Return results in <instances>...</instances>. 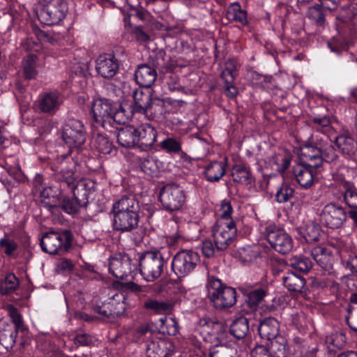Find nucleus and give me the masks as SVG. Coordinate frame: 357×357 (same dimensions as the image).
Instances as JSON below:
<instances>
[{
    "label": "nucleus",
    "mask_w": 357,
    "mask_h": 357,
    "mask_svg": "<svg viewBox=\"0 0 357 357\" xmlns=\"http://www.w3.org/2000/svg\"><path fill=\"white\" fill-rule=\"evenodd\" d=\"M301 151L304 163L314 168L319 167L324 160L332 162L337 158L332 140L327 135H312L311 142L305 144Z\"/></svg>",
    "instance_id": "nucleus-1"
},
{
    "label": "nucleus",
    "mask_w": 357,
    "mask_h": 357,
    "mask_svg": "<svg viewBox=\"0 0 357 357\" xmlns=\"http://www.w3.org/2000/svg\"><path fill=\"white\" fill-rule=\"evenodd\" d=\"M209 298L213 306L218 310L232 307L236 302L235 289L224 286L219 279L211 278L208 281Z\"/></svg>",
    "instance_id": "nucleus-2"
},
{
    "label": "nucleus",
    "mask_w": 357,
    "mask_h": 357,
    "mask_svg": "<svg viewBox=\"0 0 357 357\" xmlns=\"http://www.w3.org/2000/svg\"><path fill=\"white\" fill-rule=\"evenodd\" d=\"M140 273L148 282L160 277L164 269V259L158 251H148L141 254L138 259Z\"/></svg>",
    "instance_id": "nucleus-3"
},
{
    "label": "nucleus",
    "mask_w": 357,
    "mask_h": 357,
    "mask_svg": "<svg viewBox=\"0 0 357 357\" xmlns=\"http://www.w3.org/2000/svg\"><path fill=\"white\" fill-rule=\"evenodd\" d=\"M71 234L65 230L62 232L50 231L45 234L40 239L42 250L50 255L66 252L70 246Z\"/></svg>",
    "instance_id": "nucleus-4"
},
{
    "label": "nucleus",
    "mask_w": 357,
    "mask_h": 357,
    "mask_svg": "<svg viewBox=\"0 0 357 357\" xmlns=\"http://www.w3.org/2000/svg\"><path fill=\"white\" fill-rule=\"evenodd\" d=\"M264 234L271 247L278 252L285 255L292 250L291 237L275 224L268 225Z\"/></svg>",
    "instance_id": "nucleus-5"
},
{
    "label": "nucleus",
    "mask_w": 357,
    "mask_h": 357,
    "mask_svg": "<svg viewBox=\"0 0 357 357\" xmlns=\"http://www.w3.org/2000/svg\"><path fill=\"white\" fill-rule=\"evenodd\" d=\"M67 10V4L63 0H44L38 18L43 24L52 25L61 21Z\"/></svg>",
    "instance_id": "nucleus-6"
},
{
    "label": "nucleus",
    "mask_w": 357,
    "mask_h": 357,
    "mask_svg": "<svg viewBox=\"0 0 357 357\" xmlns=\"http://www.w3.org/2000/svg\"><path fill=\"white\" fill-rule=\"evenodd\" d=\"M199 261L197 252L190 250H183L173 258L172 268L178 278H183L191 273Z\"/></svg>",
    "instance_id": "nucleus-7"
},
{
    "label": "nucleus",
    "mask_w": 357,
    "mask_h": 357,
    "mask_svg": "<svg viewBox=\"0 0 357 357\" xmlns=\"http://www.w3.org/2000/svg\"><path fill=\"white\" fill-rule=\"evenodd\" d=\"M63 139L70 149L79 148L86 141L84 124L77 119H69L63 127Z\"/></svg>",
    "instance_id": "nucleus-8"
},
{
    "label": "nucleus",
    "mask_w": 357,
    "mask_h": 357,
    "mask_svg": "<svg viewBox=\"0 0 357 357\" xmlns=\"http://www.w3.org/2000/svg\"><path fill=\"white\" fill-rule=\"evenodd\" d=\"M236 231L234 221L217 222L213 229V237L218 250H227L233 242Z\"/></svg>",
    "instance_id": "nucleus-9"
},
{
    "label": "nucleus",
    "mask_w": 357,
    "mask_h": 357,
    "mask_svg": "<svg viewBox=\"0 0 357 357\" xmlns=\"http://www.w3.org/2000/svg\"><path fill=\"white\" fill-rule=\"evenodd\" d=\"M185 200L183 190L174 184L165 185L160 194V201L167 211L179 210L185 203Z\"/></svg>",
    "instance_id": "nucleus-10"
},
{
    "label": "nucleus",
    "mask_w": 357,
    "mask_h": 357,
    "mask_svg": "<svg viewBox=\"0 0 357 357\" xmlns=\"http://www.w3.org/2000/svg\"><path fill=\"white\" fill-rule=\"evenodd\" d=\"M347 217L344 208L334 203L326 204L320 214L321 222L331 229L341 227L345 222Z\"/></svg>",
    "instance_id": "nucleus-11"
},
{
    "label": "nucleus",
    "mask_w": 357,
    "mask_h": 357,
    "mask_svg": "<svg viewBox=\"0 0 357 357\" xmlns=\"http://www.w3.org/2000/svg\"><path fill=\"white\" fill-rule=\"evenodd\" d=\"M91 109L97 124L105 128L111 126L114 105L110 101L107 99H97L93 102Z\"/></svg>",
    "instance_id": "nucleus-12"
},
{
    "label": "nucleus",
    "mask_w": 357,
    "mask_h": 357,
    "mask_svg": "<svg viewBox=\"0 0 357 357\" xmlns=\"http://www.w3.org/2000/svg\"><path fill=\"white\" fill-rule=\"evenodd\" d=\"M135 266L128 255L118 254L110 259L109 270L116 278L123 279L132 273Z\"/></svg>",
    "instance_id": "nucleus-13"
},
{
    "label": "nucleus",
    "mask_w": 357,
    "mask_h": 357,
    "mask_svg": "<svg viewBox=\"0 0 357 357\" xmlns=\"http://www.w3.org/2000/svg\"><path fill=\"white\" fill-rule=\"evenodd\" d=\"M175 346L169 339L154 338L146 345V357H169L174 352Z\"/></svg>",
    "instance_id": "nucleus-14"
},
{
    "label": "nucleus",
    "mask_w": 357,
    "mask_h": 357,
    "mask_svg": "<svg viewBox=\"0 0 357 357\" xmlns=\"http://www.w3.org/2000/svg\"><path fill=\"white\" fill-rule=\"evenodd\" d=\"M137 146L143 151L151 149L154 144L157 132L155 128L149 123L140 125L135 128Z\"/></svg>",
    "instance_id": "nucleus-15"
},
{
    "label": "nucleus",
    "mask_w": 357,
    "mask_h": 357,
    "mask_svg": "<svg viewBox=\"0 0 357 357\" xmlns=\"http://www.w3.org/2000/svg\"><path fill=\"white\" fill-rule=\"evenodd\" d=\"M96 69L98 73L106 79L112 78L119 70L116 59L108 54H102L96 59Z\"/></svg>",
    "instance_id": "nucleus-16"
},
{
    "label": "nucleus",
    "mask_w": 357,
    "mask_h": 357,
    "mask_svg": "<svg viewBox=\"0 0 357 357\" xmlns=\"http://www.w3.org/2000/svg\"><path fill=\"white\" fill-rule=\"evenodd\" d=\"M114 228L121 231H130L138 225L139 213H113Z\"/></svg>",
    "instance_id": "nucleus-17"
},
{
    "label": "nucleus",
    "mask_w": 357,
    "mask_h": 357,
    "mask_svg": "<svg viewBox=\"0 0 357 357\" xmlns=\"http://www.w3.org/2000/svg\"><path fill=\"white\" fill-rule=\"evenodd\" d=\"M258 331L262 339L271 340L281 336L279 322L273 317H268L260 321Z\"/></svg>",
    "instance_id": "nucleus-18"
},
{
    "label": "nucleus",
    "mask_w": 357,
    "mask_h": 357,
    "mask_svg": "<svg viewBox=\"0 0 357 357\" xmlns=\"http://www.w3.org/2000/svg\"><path fill=\"white\" fill-rule=\"evenodd\" d=\"M61 102L62 100L58 92H49L44 94L39 100L38 109L42 112L52 114L58 110Z\"/></svg>",
    "instance_id": "nucleus-19"
},
{
    "label": "nucleus",
    "mask_w": 357,
    "mask_h": 357,
    "mask_svg": "<svg viewBox=\"0 0 357 357\" xmlns=\"http://www.w3.org/2000/svg\"><path fill=\"white\" fill-rule=\"evenodd\" d=\"M313 169L315 168L305 163L298 164L294 167V174L301 187L308 188L313 184Z\"/></svg>",
    "instance_id": "nucleus-20"
},
{
    "label": "nucleus",
    "mask_w": 357,
    "mask_h": 357,
    "mask_svg": "<svg viewBox=\"0 0 357 357\" xmlns=\"http://www.w3.org/2000/svg\"><path fill=\"white\" fill-rule=\"evenodd\" d=\"M71 190L73 192L75 197L78 199L82 204L86 206L89 202L90 195H92L95 190L94 183L91 180H79L76 182L75 187Z\"/></svg>",
    "instance_id": "nucleus-21"
},
{
    "label": "nucleus",
    "mask_w": 357,
    "mask_h": 357,
    "mask_svg": "<svg viewBox=\"0 0 357 357\" xmlns=\"http://www.w3.org/2000/svg\"><path fill=\"white\" fill-rule=\"evenodd\" d=\"M135 76L139 86L149 88L156 80L157 73L155 68L146 64H142L138 66Z\"/></svg>",
    "instance_id": "nucleus-22"
},
{
    "label": "nucleus",
    "mask_w": 357,
    "mask_h": 357,
    "mask_svg": "<svg viewBox=\"0 0 357 357\" xmlns=\"http://www.w3.org/2000/svg\"><path fill=\"white\" fill-rule=\"evenodd\" d=\"M139 202L133 195H125L116 201L112 207L113 213H139Z\"/></svg>",
    "instance_id": "nucleus-23"
},
{
    "label": "nucleus",
    "mask_w": 357,
    "mask_h": 357,
    "mask_svg": "<svg viewBox=\"0 0 357 357\" xmlns=\"http://www.w3.org/2000/svg\"><path fill=\"white\" fill-rule=\"evenodd\" d=\"M344 202L351 208H357V188L349 181H342L340 185Z\"/></svg>",
    "instance_id": "nucleus-24"
},
{
    "label": "nucleus",
    "mask_w": 357,
    "mask_h": 357,
    "mask_svg": "<svg viewBox=\"0 0 357 357\" xmlns=\"http://www.w3.org/2000/svg\"><path fill=\"white\" fill-rule=\"evenodd\" d=\"M324 341L328 351L335 353L344 346L346 337L342 331L334 330L326 335Z\"/></svg>",
    "instance_id": "nucleus-25"
},
{
    "label": "nucleus",
    "mask_w": 357,
    "mask_h": 357,
    "mask_svg": "<svg viewBox=\"0 0 357 357\" xmlns=\"http://www.w3.org/2000/svg\"><path fill=\"white\" fill-rule=\"evenodd\" d=\"M119 144L125 148L137 146L135 128L126 126L121 128L116 135Z\"/></svg>",
    "instance_id": "nucleus-26"
},
{
    "label": "nucleus",
    "mask_w": 357,
    "mask_h": 357,
    "mask_svg": "<svg viewBox=\"0 0 357 357\" xmlns=\"http://www.w3.org/2000/svg\"><path fill=\"white\" fill-rule=\"evenodd\" d=\"M226 165L224 162L213 161L205 167L204 174L210 182L218 181L225 174Z\"/></svg>",
    "instance_id": "nucleus-27"
},
{
    "label": "nucleus",
    "mask_w": 357,
    "mask_h": 357,
    "mask_svg": "<svg viewBox=\"0 0 357 357\" xmlns=\"http://www.w3.org/2000/svg\"><path fill=\"white\" fill-rule=\"evenodd\" d=\"M132 97L135 101L136 112L144 114L147 112V109L149 107V104L151 103V93L147 91L144 92L142 89H136L132 94Z\"/></svg>",
    "instance_id": "nucleus-28"
},
{
    "label": "nucleus",
    "mask_w": 357,
    "mask_h": 357,
    "mask_svg": "<svg viewBox=\"0 0 357 357\" xmlns=\"http://www.w3.org/2000/svg\"><path fill=\"white\" fill-rule=\"evenodd\" d=\"M92 144L98 151L104 154L110 153L113 148L112 143L105 132H95L92 139Z\"/></svg>",
    "instance_id": "nucleus-29"
},
{
    "label": "nucleus",
    "mask_w": 357,
    "mask_h": 357,
    "mask_svg": "<svg viewBox=\"0 0 357 357\" xmlns=\"http://www.w3.org/2000/svg\"><path fill=\"white\" fill-rule=\"evenodd\" d=\"M311 256L323 268L327 269L332 264L333 257L331 252L324 247H315L311 250Z\"/></svg>",
    "instance_id": "nucleus-30"
},
{
    "label": "nucleus",
    "mask_w": 357,
    "mask_h": 357,
    "mask_svg": "<svg viewBox=\"0 0 357 357\" xmlns=\"http://www.w3.org/2000/svg\"><path fill=\"white\" fill-rule=\"evenodd\" d=\"M283 283L290 291L303 293L305 290V279L294 273H288L283 277Z\"/></svg>",
    "instance_id": "nucleus-31"
},
{
    "label": "nucleus",
    "mask_w": 357,
    "mask_h": 357,
    "mask_svg": "<svg viewBox=\"0 0 357 357\" xmlns=\"http://www.w3.org/2000/svg\"><path fill=\"white\" fill-rule=\"evenodd\" d=\"M66 164L63 162L61 164V169H56L57 172L56 174V179L61 183V185H66L70 189L75 187L76 183L77 177L75 175V172L73 169H68L66 167Z\"/></svg>",
    "instance_id": "nucleus-32"
},
{
    "label": "nucleus",
    "mask_w": 357,
    "mask_h": 357,
    "mask_svg": "<svg viewBox=\"0 0 357 357\" xmlns=\"http://www.w3.org/2000/svg\"><path fill=\"white\" fill-rule=\"evenodd\" d=\"M249 331L248 319L244 316H240L234 319L230 326V333L237 339L244 338Z\"/></svg>",
    "instance_id": "nucleus-33"
},
{
    "label": "nucleus",
    "mask_w": 357,
    "mask_h": 357,
    "mask_svg": "<svg viewBox=\"0 0 357 357\" xmlns=\"http://www.w3.org/2000/svg\"><path fill=\"white\" fill-rule=\"evenodd\" d=\"M227 18L245 26L248 24L247 12L238 3H231L227 10Z\"/></svg>",
    "instance_id": "nucleus-34"
},
{
    "label": "nucleus",
    "mask_w": 357,
    "mask_h": 357,
    "mask_svg": "<svg viewBox=\"0 0 357 357\" xmlns=\"http://www.w3.org/2000/svg\"><path fill=\"white\" fill-rule=\"evenodd\" d=\"M270 341V344L267 346L269 352L273 357H287V340L282 335Z\"/></svg>",
    "instance_id": "nucleus-35"
},
{
    "label": "nucleus",
    "mask_w": 357,
    "mask_h": 357,
    "mask_svg": "<svg viewBox=\"0 0 357 357\" xmlns=\"http://www.w3.org/2000/svg\"><path fill=\"white\" fill-rule=\"evenodd\" d=\"M335 143L342 153L352 155L357 149L354 139L350 136L341 135L335 137Z\"/></svg>",
    "instance_id": "nucleus-36"
},
{
    "label": "nucleus",
    "mask_w": 357,
    "mask_h": 357,
    "mask_svg": "<svg viewBox=\"0 0 357 357\" xmlns=\"http://www.w3.org/2000/svg\"><path fill=\"white\" fill-rule=\"evenodd\" d=\"M209 357H238L236 347L226 344H217L211 348Z\"/></svg>",
    "instance_id": "nucleus-37"
},
{
    "label": "nucleus",
    "mask_w": 357,
    "mask_h": 357,
    "mask_svg": "<svg viewBox=\"0 0 357 357\" xmlns=\"http://www.w3.org/2000/svg\"><path fill=\"white\" fill-rule=\"evenodd\" d=\"M289 266L300 272L307 273L312 267V263L310 259L305 256H293L289 259Z\"/></svg>",
    "instance_id": "nucleus-38"
},
{
    "label": "nucleus",
    "mask_w": 357,
    "mask_h": 357,
    "mask_svg": "<svg viewBox=\"0 0 357 357\" xmlns=\"http://www.w3.org/2000/svg\"><path fill=\"white\" fill-rule=\"evenodd\" d=\"M15 342L11 327L6 321H0V344L6 349L11 347Z\"/></svg>",
    "instance_id": "nucleus-39"
},
{
    "label": "nucleus",
    "mask_w": 357,
    "mask_h": 357,
    "mask_svg": "<svg viewBox=\"0 0 357 357\" xmlns=\"http://www.w3.org/2000/svg\"><path fill=\"white\" fill-rule=\"evenodd\" d=\"M320 227L314 222H309L301 229V234L308 243L316 242L320 236Z\"/></svg>",
    "instance_id": "nucleus-40"
},
{
    "label": "nucleus",
    "mask_w": 357,
    "mask_h": 357,
    "mask_svg": "<svg viewBox=\"0 0 357 357\" xmlns=\"http://www.w3.org/2000/svg\"><path fill=\"white\" fill-rule=\"evenodd\" d=\"M235 183L248 184L250 183V172L243 165H236L233 167L231 174Z\"/></svg>",
    "instance_id": "nucleus-41"
},
{
    "label": "nucleus",
    "mask_w": 357,
    "mask_h": 357,
    "mask_svg": "<svg viewBox=\"0 0 357 357\" xmlns=\"http://www.w3.org/2000/svg\"><path fill=\"white\" fill-rule=\"evenodd\" d=\"M82 206H85V205L82 204L74 195L73 197L63 196L61 198V207L67 213H75Z\"/></svg>",
    "instance_id": "nucleus-42"
},
{
    "label": "nucleus",
    "mask_w": 357,
    "mask_h": 357,
    "mask_svg": "<svg viewBox=\"0 0 357 357\" xmlns=\"http://www.w3.org/2000/svg\"><path fill=\"white\" fill-rule=\"evenodd\" d=\"M107 303L114 304L111 310L114 317L122 315L126 309L125 297L122 293H116Z\"/></svg>",
    "instance_id": "nucleus-43"
},
{
    "label": "nucleus",
    "mask_w": 357,
    "mask_h": 357,
    "mask_svg": "<svg viewBox=\"0 0 357 357\" xmlns=\"http://www.w3.org/2000/svg\"><path fill=\"white\" fill-rule=\"evenodd\" d=\"M164 106L165 102L162 100L158 98L152 99L147 112L144 114L148 116L149 119H154L165 113Z\"/></svg>",
    "instance_id": "nucleus-44"
},
{
    "label": "nucleus",
    "mask_w": 357,
    "mask_h": 357,
    "mask_svg": "<svg viewBox=\"0 0 357 357\" xmlns=\"http://www.w3.org/2000/svg\"><path fill=\"white\" fill-rule=\"evenodd\" d=\"M144 307L146 310H152L155 313H164L171 309V305L168 303L153 299H148L144 303Z\"/></svg>",
    "instance_id": "nucleus-45"
},
{
    "label": "nucleus",
    "mask_w": 357,
    "mask_h": 357,
    "mask_svg": "<svg viewBox=\"0 0 357 357\" xmlns=\"http://www.w3.org/2000/svg\"><path fill=\"white\" fill-rule=\"evenodd\" d=\"M36 56L35 55L30 54L23 61V70L24 75L27 79H32L36 75Z\"/></svg>",
    "instance_id": "nucleus-46"
},
{
    "label": "nucleus",
    "mask_w": 357,
    "mask_h": 357,
    "mask_svg": "<svg viewBox=\"0 0 357 357\" xmlns=\"http://www.w3.org/2000/svg\"><path fill=\"white\" fill-rule=\"evenodd\" d=\"M266 296V291L264 289L259 288L251 291L247 294L246 302L251 308L256 307Z\"/></svg>",
    "instance_id": "nucleus-47"
},
{
    "label": "nucleus",
    "mask_w": 357,
    "mask_h": 357,
    "mask_svg": "<svg viewBox=\"0 0 357 357\" xmlns=\"http://www.w3.org/2000/svg\"><path fill=\"white\" fill-rule=\"evenodd\" d=\"M112 123L115 122L118 124H125L128 122L130 114L121 106H114V109L112 112Z\"/></svg>",
    "instance_id": "nucleus-48"
},
{
    "label": "nucleus",
    "mask_w": 357,
    "mask_h": 357,
    "mask_svg": "<svg viewBox=\"0 0 357 357\" xmlns=\"http://www.w3.org/2000/svg\"><path fill=\"white\" fill-rule=\"evenodd\" d=\"M18 281L13 274H8L5 280L0 284V292L1 294H8L17 288Z\"/></svg>",
    "instance_id": "nucleus-49"
},
{
    "label": "nucleus",
    "mask_w": 357,
    "mask_h": 357,
    "mask_svg": "<svg viewBox=\"0 0 357 357\" xmlns=\"http://www.w3.org/2000/svg\"><path fill=\"white\" fill-rule=\"evenodd\" d=\"M311 123L313 128L317 130L318 132H321L322 135H318L319 136L326 135L325 132H328L331 129V120L329 117L324 116L323 118H314Z\"/></svg>",
    "instance_id": "nucleus-50"
},
{
    "label": "nucleus",
    "mask_w": 357,
    "mask_h": 357,
    "mask_svg": "<svg viewBox=\"0 0 357 357\" xmlns=\"http://www.w3.org/2000/svg\"><path fill=\"white\" fill-rule=\"evenodd\" d=\"M236 66L231 60L226 63V68L221 73V78L224 80L225 84L234 82L236 77Z\"/></svg>",
    "instance_id": "nucleus-51"
},
{
    "label": "nucleus",
    "mask_w": 357,
    "mask_h": 357,
    "mask_svg": "<svg viewBox=\"0 0 357 357\" xmlns=\"http://www.w3.org/2000/svg\"><path fill=\"white\" fill-rule=\"evenodd\" d=\"M161 329L163 333H167L169 335H176L178 331V324L173 318L160 319Z\"/></svg>",
    "instance_id": "nucleus-52"
},
{
    "label": "nucleus",
    "mask_w": 357,
    "mask_h": 357,
    "mask_svg": "<svg viewBox=\"0 0 357 357\" xmlns=\"http://www.w3.org/2000/svg\"><path fill=\"white\" fill-rule=\"evenodd\" d=\"M232 207L231 204L228 202L223 201L220 204V208L219 209V219L217 222H221L227 223L229 221H234L231 215L232 213Z\"/></svg>",
    "instance_id": "nucleus-53"
},
{
    "label": "nucleus",
    "mask_w": 357,
    "mask_h": 357,
    "mask_svg": "<svg viewBox=\"0 0 357 357\" xmlns=\"http://www.w3.org/2000/svg\"><path fill=\"white\" fill-rule=\"evenodd\" d=\"M294 190L287 184H283L276 193V198L279 202H286L292 197Z\"/></svg>",
    "instance_id": "nucleus-54"
},
{
    "label": "nucleus",
    "mask_w": 357,
    "mask_h": 357,
    "mask_svg": "<svg viewBox=\"0 0 357 357\" xmlns=\"http://www.w3.org/2000/svg\"><path fill=\"white\" fill-rule=\"evenodd\" d=\"M291 162L289 155H278L274 158L273 167L279 172H284L289 166Z\"/></svg>",
    "instance_id": "nucleus-55"
},
{
    "label": "nucleus",
    "mask_w": 357,
    "mask_h": 357,
    "mask_svg": "<svg viewBox=\"0 0 357 357\" xmlns=\"http://www.w3.org/2000/svg\"><path fill=\"white\" fill-rule=\"evenodd\" d=\"M6 308L12 319V321L15 324L16 329H20L22 326L23 321L17 308L12 305H6Z\"/></svg>",
    "instance_id": "nucleus-56"
},
{
    "label": "nucleus",
    "mask_w": 357,
    "mask_h": 357,
    "mask_svg": "<svg viewBox=\"0 0 357 357\" xmlns=\"http://www.w3.org/2000/svg\"><path fill=\"white\" fill-rule=\"evenodd\" d=\"M161 146L167 152L176 153L181 150V144L174 138H167L162 141Z\"/></svg>",
    "instance_id": "nucleus-57"
},
{
    "label": "nucleus",
    "mask_w": 357,
    "mask_h": 357,
    "mask_svg": "<svg viewBox=\"0 0 357 357\" xmlns=\"http://www.w3.org/2000/svg\"><path fill=\"white\" fill-rule=\"evenodd\" d=\"M202 251L206 257H213L216 252H218L216 245H213L211 241L205 240L202 243Z\"/></svg>",
    "instance_id": "nucleus-58"
},
{
    "label": "nucleus",
    "mask_w": 357,
    "mask_h": 357,
    "mask_svg": "<svg viewBox=\"0 0 357 357\" xmlns=\"http://www.w3.org/2000/svg\"><path fill=\"white\" fill-rule=\"evenodd\" d=\"M113 305L114 304L112 303H104L102 305L96 307L95 311L98 313L102 319L114 318L111 310V307H113Z\"/></svg>",
    "instance_id": "nucleus-59"
},
{
    "label": "nucleus",
    "mask_w": 357,
    "mask_h": 357,
    "mask_svg": "<svg viewBox=\"0 0 357 357\" xmlns=\"http://www.w3.org/2000/svg\"><path fill=\"white\" fill-rule=\"evenodd\" d=\"M142 170L148 174H153L156 170V165L152 158H144L140 165Z\"/></svg>",
    "instance_id": "nucleus-60"
},
{
    "label": "nucleus",
    "mask_w": 357,
    "mask_h": 357,
    "mask_svg": "<svg viewBox=\"0 0 357 357\" xmlns=\"http://www.w3.org/2000/svg\"><path fill=\"white\" fill-rule=\"evenodd\" d=\"M307 15L310 18L314 20L317 24H321L324 21V15L319 8H310Z\"/></svg>",
    "instance_id": "nucleus-61"
},
{
    "label": "nucleus",
    "mask_w": 357,
    "mask_h": 357,
    "mask_svg": "<svg viewBox=\"0 0 357 357\" xmlns=\"http://www.w3.org/2000/svg\"><path fill=\"white\" fill-rule=\"evenodd\" d=\"M1 247L4 250L6 255H10L17 248V244L11 239L4 238L0 241Z\"/></svg>",
    "instance_id": "nucleus-62"
},
{
    "label": "nucleus",
    "mask_w": 357,
    "mask_h": 357,
    "mask_svg": "<svg viewBox=\"0 0 357 357\" xmlns=\"http://www.w3.org/2000/svg\"><path fill=\"white\" fill-rule=\"evenodd\" d=\"M197 325L199 329L201 330L202 333L209 332L210 330L208 328V326H211L212 327L215 326V328L219 327V325L215 324L214 321L210 319L208 317L201 318L199 320Z\"/></svg>",
    "instance_id": "nucleus-63"
},
{
    "label": "nucleus",
    "mask_w": 357,
    "mask_h": 357,
    "mask_svg": "<svg viewBox=\"0 0 357 357\" xmlns=\"http://www.w3.org/2000/svg\"><path fill=\"white\" fill-rule=\"evenodd\" d=\"M252 357H273L267 346H257L251 352Z\"/></svg>",
    "instance_id": "nucleus-64"
}]
</instances>
